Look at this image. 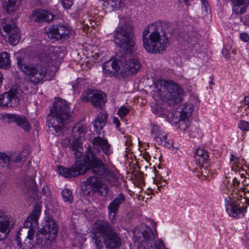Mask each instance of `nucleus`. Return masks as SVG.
I'll use <instances>...</instances> for the list:
<instances>
[{"label": "nucleus", "mask_w": 249, "mask_h": 249, "mask_svg": "<svg viewBox=\"0 0 249 249\" xmlns=\"http://www.w3.org/2000/svg\"><path fill=\"white\" fill-rule=\"evenodd\" d=\"M134 242L140 241L142 236L144 241L148 242L145 249H166L163 242L160 240H156L157 233L156 230L153 232L151 228L145 224H141L133 231Z\"/></svg>", "instance_id": "nucleus-8"}, {"label": "nucleus", "mask_w": 249, "mask_h": 249, "mask_svg": "<svg viewBox=\"0 0 249 249\" xmlns=\"http://www.w3.org/2000/svg\"><path fill=\"white\" fill-rule=\"evenodd\" d=\"M209 84H212V85H214V83L213 82V81L211 80L210 82H209Z\"/></svg>", "instance_id": "nucleus-57"}, {"label": "nucleus", "mask_w": 249, "mask_h": 249, "mask_svg": "<svg viewBox=\"0 0 249 249\" xmlns=\"http://www.w3.org/2000/svg\"><path fill=\"white\" fill-rule=\"evenodd\" d=\"M86 25H87L88 27H89V25H88V23H86Z\"/></svg>", "instance_id": "nucleus-61"}, {"label": "nucleus", "mask_w": 249, "mask_h": 249, "mask_svg": "<svg viewBox=\"0 0 249 249\" xmlns=\"http://www.w3.org/2000/svg\"><path fill=\"white\" fill-rule=\"evenodd\" d=\"M178 121L173 122L176 124H178V127L181 131H186L189 127L190 124L189 119H183L182 117H178Z\"/></svg>", "instance_id": "nucleus-34"}, {"label": "nucleus", "mask_w": 249, "mask_h": 249, "mask_svg": "<svg viewBox=\"0 0 249 249\" xmlns=\"http://www.w3.org/2000/svg\"><path fill=\"white\" fill-rule=\"evenodd\" d=\"M91 96V103L94 107H102L107 102L106 95L102 91H92Z\"/></svg>", "instance_id": "nucleus-25"}, {"label": "nucleus", "mask_w": 249, "mask_h": 249, "mask_svg": "<svg viewBox=\"0 0 249 249\" xmlns=\"http://www.w3.org/2000/svg\"><path fill=\"white\" fill-rule=\"evenodd\" d=\"M61 4L65 9H69L73 4V0H61Z\"/></svg>", "instance_id": "nucleus-46"}, {"label": "nucleus", "mask_w": 249, "mask_h": 249, "mask_svg": "<svg viewBox=\"0 0 249 249\" xmlns=\"http://www.w3.org/2000/svg\"><path fill=\"white\" fill-rule=\"evenodd\" d=\"M18 0H3L4 6L6 12L11 13L16 10Z\"/></svg>", "instance_id": "nucleus-33"}, {"label": "nucleus", "mask_w": 249, "mask_h": 249, "mask_svg": "<svg viewBox=\"0 0 249 249\" xmlns=\"http://www.w3.org/2000/svg\"><path fill=\"white\" fill-rule=\"evenodd\" d=\"M92 176L88 177L85 185L82 187L83 193L86 196H92L95 192H97L103 196H106L108 192L107 185L103 180L107 182L109 184L115 185L117 178L114 173H112V178L107 177L105 174L99 175L91 171Z\"/></svg>", "instance_id": "nucleus-6"}, {"label": "nucleus", "mask_w": 249, "mask_h": 249, "mask_svg": "<svg viewBox=\"0 0 249 249\" xmlns=\"http://www.w3.org/2000/svg\"><path fill=\"white\" fill-rule=\"evenodd\" d=\"M49 55H50V59H52V60H53V57H52V56L51 54H49Z\"/></svg>", "instance_id": "nucleus-58"}, {"label": "nucleus", "mask_w": 249, "mask_h": 249, "mask_svg": "<svg viewBox=\"0 0 249 249\" xmlns=\"http://www.w3.org/2000/svg\"><path fill=\"white\" fill-rule=\"evenodd\" d=\"M43 228L38 231L36 234V243L45 245L50 244L56 237L57 227L53 219H45Z\"/></svg>", "instance_id": "nucleus-10"}, {"label": "nucleus", "mask_w": 249, "mask_h": 249, "mask_svg": "<svg viewBox=\"0 0 249 249\" xmlns=\"http://www.w3.org/2000/svg\"><path fill=\"white\" fill-rule=\"evenodd\" d=\"M209 165V162H207V165L204 164V166H202V164L201 165H197L198 168L197 169L199 168L200 169V172L201 173L202 176L206 177L207 176H208V174H209V169H207V166Z\"/></svg>", "instance_id": "nucleus-40"}, {"label": "nucleus", "mask_w": 249, "mask_h": 249, "mask_svg": "<svg viewBox=\"0 0 249 249\" xmlns=\"http://www.w3.org/2000/svg\"><path fill=\"white\" fill-rule=\"evenodd\" d=\"M0 218H8L6 212L1 209H0Z\"/></svg>", "instance_id": "nucleus-51"}, {"label": "nucleus", "mask_w": 249, "mask_h": 249, "mask_svg": "<svg viewBox=\"0 0 249 249\" xmlns=\"http://www.w3.org/2000/svg\"><path fill=\"white\" fill-rule=\"evenodd\" d=\"M129 111L130 110L129 108L124 106H122L119 108L117 111V114L120 117L123 118L124 116L126 115Z\"/></svg>", "instance_id": "nucleus-41"}, {"label": "nucleus", "mask_w": 249, "mask_h": 249, "mask_svg": "<svg viewBox=\"0 0 249 249\" xmlns=\"http://www.w3.org/2000/svg\"><path fill=\"white\" fill-rule=\"evenodd\" d=\"M9 54L6 52H3L0 54V68L7 69L10 63Z\"/></svg>", "instance_id": "nucleus-32"}, {"label": "nucleus", "mask_w": 249, "mask_h": 249, "mask_svg": "<svg viewBox=\"0 0 249 249\" xmlns=\"http://www.w3.org/2000/svg\"><path fill=\"white\" fill-rule=\"evenodd\" d=\"M122 59L117 60V58L110 59L103 65L104 74L106 76L111 77L115 74L119 70H122Z\"/></svg>", "instance_id": "nucleus-16"}, {"label": "nucleus", "mask_w": 249, "mask_h": 249, "mask_svg": "<svg viewBox=\"0 0 249 249\" xmlns=\"http://www.w3.org/2000/svg\"><path fill=\"white\" fill-rule=\"evenodd\" d=\"M190 135L194 138L201 137L200 129L197 128H192L190 132Z\"/></svg>", "instance_id": "nucleus-44"}, {"label": "nucleus", "mask_w": 249, "mask_h": 249, "mask_svg": "<svg viewBox=\"0 0 249 249\" xmlns=\"http://www.w3.org/2000/svg\"><path fill=\"white\" fill-rule=\"evenodd\" d=\"M113 122L114 124H116V128H119V126H120V122H119V119L116 117H114L113 118Z\"/></svg>", "instance_id": "nucleus-50"}, {"label": "nucleus", "mask_w": 249, "mask_h": 249, "mask_svg": "<svg viewBox=\"0 0 249 249\" xmlns=\"http://www.w3.org/2000/svg\"><path fill=\"white\" fill-rule=\"evenodd\" d=\"M19 69L27 76L28 81L33 85L42 83L46 74V68L37 64H23L21 60L18 62Z\"/></svg>", "instance_id": "nucleus-9"}, {"label": "nucleus", "mask_w": 249, "mask_h": 249, "mask_svg": "<svg viewBox=\"0 0 249 249\" xmlns=\"http://www.w3.org/2000/svg\"><path fill=\"white\" fill-rule=\"evenodd\" d=\"M233 13L235 15H242L246 12L249 5V0H230Z\"/></svg>", "instance_id": "nucleus-23"}, {"label": "nucleus", "mask_w": 249, "mask_h": 249, "mask_svg": "<svg viewBox=\"0 0 249 249\" xmlns=\"http://www.w3.org/2000/svg\"><path fill=\"white\" fill-rule=\"evenodd\" d=\"M0 166L5 169H10L11 167L10 155L6 153L0 152Z\"/></svg>", "instance_id": "nucleus-31"}, {"label": "nucleus", "mask_w": 249, "mask_h": 249, "mask_svg": "<svg viewBox=\"0 0 249 249\" xmlns=\"http://www.w3.org/2000/svg\"><path fill=\"white\" fill-rule=\"evenodd\" d=\"M42 193L43 195L48 196L50 194V188L48 185H44L42 188Z\"/></svg>", "instance_id": "nucleus-47"}, {"label": "nucleus", "mask_w": 249, "mask_h": 249, "mask_svg": "<svg viewBox=\"0 0 249 249\" xmlns=\"http://www.w3.org/2000/svg\"><path fill=\"white\" fill-rule=\"evenodd\" d=\"M49 51L52 53V52H53V53H56L57 52V50H56L55 48H53V47H51L49 48Z\"/></svg>", "instance_id": "nucleus-54"}, {"label": "nucleus", "mask_w": 249, "mask_h": 249, "mask_svg": "<svg viewBox=\"0 0 249 249\" xmlns=\"http://www.w3.org/2000/svg\"><path fill=\"white\" fill-rule=\"evenodd\" d=\"M11 164L14 163H20L23 161V158L21 157L20 153H14L10 155Z\"/></svg>", "instance_id": "nucleus-38"}, {"label": "nucleus", "mask_w": 249, "mask_h": 249, "mask_svg": "<svg viewBox=\"0 0 249 249\" xmlns=\"http://www.w3.org/2000/svg\"><path fill=\"white\" fill-rule=\"evenodd\" d=\"M244 103L245 104L248 106V107H249V95L245 97Z\"/></svg>", "instance_id": "nucleus-52"}, {"label": "nucleus", "mask_w": 249, "mask_h": 249, "mask_svg": "<svg viewBox=\"0 0 249 249\" xmlns=\"http://www.w3.org/2000/svg\"><path fill=\"white\" fill-rule=\"evenodd\" d=\"M90 25L91 26H93V25L92 24V22H90Z\"/></svg>", "instance_id": "nucleus-59"}, {"label": "nucleus", "mask_w": 249, "mask_h": 249, "mask_svg": "<svg viewBox=\"0 0 249 249\" xmlns=\"http://www.w3.org/2000/svg\"><path fill=\"white\" fill-rule=\"evenodd\" d=\"M195 159L197 165H207L209 162V155L207 151L203 148H197L195 151Z\"/></svg>", "instance_id": "nucleus-26"}, {"label": "nucleus", "mask_w": 249, "mask_h": 249, "mask_svg": "<svg viewBox=\"0 0 249 249\" xmlns=\"http://www.w3.org/2000/svg\"><path fill=\"white\" fill-rule=\"evenodd\" d=\"M240 20L241 22H242L244 24H246V21L245 20H244L243 17H242V16H241L240 17Z\"/></svg>", "instance_id": "nucleus-55"}, {"label": "nucleus", "mask_w": 249, "mask_h": 249, "mask_svg": "<svg viewBox=\"0 0 249 249\" xmlns=\"http://www.w3.org/2000/svg\"><path fill=\"white\" fill-rule=\"evenodd\" d=\"M41 213V207L39 205H35L32 213L27 218H38Z\"/></svg>", "instance_id": "nucleus-39"}, {"label": "nucleus", "mask_w": 249, "mask_h": 249, "mask_svg": "<svg viewBox=\"0 0 249 249\" xmlns=\"http://www.w3.org/2000/svg\"><path fill=\"white\" fill-rule=\"evenodd\" d=\"M15 222L13 219H1L0 220V240L6 239Z\"/></svg>", "instance_id": "nucleus-22"}, {"label": "nucleus", "mask_w": 249, "mask_h": 249, "mask_svg": "<svg viewBox=\"0 0 249 249\" xmlns=\"http://www.w3.org/2000/svg\"><path fill=\"white\" fill-rule=\"evenodd\" d=\"M240 37L241 40L244 42H248L249 40V36L248 34L245 32L241 33L240 34Z\"/></svg>", "instance_id": "nucleus-48"}, {"label": "nucleus", "mask_w": 249, "mask_h": 249, "mask_svg": "<svg viewBox=\"0 0 249 249\" xmlns=\"http://www.w3.org/2000/svg\"><path fill=\"white\" fill-rule=\"evenodd\" d=\"M151 135L158 144L168 148L171 147L173 145L172 142L168 140L166 134L160 127L157 124H151Z\"/></svg>", "instance_id": "nucleus-14"}, {"label": "nucleus", "mask_w": 249, "mask_h": 249, "mask_svg": "<svg viewBox=\"0 0 249 249\" xmlns=\"http://www.w3.org/2000/svg\"><path fill=\"white\" fill-rule=\"evenodd\" d=\"M225 203L226 211L230 216L235 217L238 215L244 216L246 213V207L239 206L229 196L225 199Z\"/></svg>", "instance_id": "nucleus-17"}, {"label": "nucleus", "mask_w": 249, "mask_h": 249, "mask_svg": "<svg viewBox=\"0 0 249 249\" xmlns=\"http://www.w3.org/2000/svg\"><path fill=\"white\" fill-rule=\"evenodd\" d=\"M92 91H91L84 92L81 96V100L85 102H88L89 101L91 102V97L90 96H92Z\"/></svg>", "instance_id": "nucleus-43"}, {"label": "nucleus", "mask_w": 249, "mask_h": 249, "mask_svg": "<svg viewBox=\"0 0 249 249\" xmlns=\"http://www.w3.org/2000/svg\"><path fill=\"white\" fill-rule=\"evenodd\" d=\"M238 127L243 131L249 130V123L247 121L241 120L238 124Z\"/></svg>", "instance_id": "nucleus-42"}, {"label": "nucleus", "mask_w": 249, "mask_h": 249, "mask_svg": "<svg viewBox=\"0 0 249 249\" xmlns=\"http://www.w3.org/2000/svg\"><path fill=\"white\" fill-rule=\"evenodd\" d=\"M71 33V29L62 24H54L46 30L48 37L56 40L66 39L69 38Z\"/></svg>", "instance_id": "nucleus-13"}, {"label": "nucleus", "mask_w": 249, "mask_h": 249, "mask_svg": "<svg viewBox=\"0 0 249 249\" xmlns=\"http://www.w3.org/2000/svg\"><path fill=\"white\" fill-rule=\"evenodd\" d=\"M61 194L63 196V200L65 202H68L70 204L72 202L73 196H72V192L70 189H65L63 190Z\"/></svg>", "instance_id": "nucleus-36"}, {"label": "nucleus", "mask_w": 249, "mask_h": 249, "mask_svg": "<svg viewBox=\"0 0 249 249\" xmlns=\"http://www.w3.org/2000/svg\"><path fill=\"white\" fill-rule=\"evenodd\" d=\"M4 117L8 119L9 122L16 123L17 125L22 127L25 131H29L31 128V125L24 116H20L14 114H6Z\"/></svg>", "instance_id": "nucleus-20"}, {"label": "nucleus", "mask_w": 249, "mask_h": 249, "mask_svg": "<svg viewBox=\"0 0 249 249\" xmlns=\"http://www.w3.org/2000/svg\"><path fill=\"white\" fill-rule=\"evenodd\" d=\"M33 16L35 17V21L38 23L50 22L54 17V15L51 12L41 9L34 10Z\"/></svg>", "instance_id": "nucleus-24"}, {"label": "nucleus", "mask_w": 249, "mask_h": 249, "mask_svg": "<svg viewBox=\"0 0 249 249\" xmlns=\"http://www.w3.org/2000/svg\"><path fill=\"white\" fill-rule=\"evenodd\" d=\"M80 147V143L78 139L75 138L71 144L70 149L73 152V154L76 159L80 158L81 156V153L79 151Z\"/></svg>", "instance_id": "nucleus-35"}, {"label": "nucleus", "mask_w": 249, "mask_h": 249, "mask_svg": "<svg viewBox=\"0 0 249 249\" xmlns=\"http://www.w3.org/2000/svg\"><path fill=\"white\" fill-rule=\"evenodd\" d=\"M143 46L149 53H160L169 45L168 37L161 21L150 25L142 33Z\"/></svg>", "instance_id": "nucleus-2"}, {"label": "nucleus", "mask_w": 249, "mask_h": 249, "mask_svg": "<svg viewBox=\"0 0 249 249\" xmlns=\"http://www.w3.org/2000/svg\"><path fill=\"white\" fill-rule=\"evenodd\" d=\"M86 129V125L76 124L72 128L73 136L78 139L84 137Z\"/></svg>", "instance_id": "nucleus-30"}, {"label": "nucleus", "mask_w": 249, "mask_h": 249, "mask_svg": "<svg viewBox=\"0 0 249 249\" xmlns=\"http://www.w3.org/2000/svg\"><path fill=\"white\" fill-rule=\"evenodd\" d=\"M135 36L130 19L122 17L113 33L114 43L123 51L131 53L135 44Z\"/></svg>", "instance_id": "nucleus-5"}, {"label": "nucleus", "mask_w": 249, "mask_h": 249, "mask_svg": "<svg viewBox=\"0 0 249 249\" xmlns=\"http://www.w3.org/2000/svg\"><path fill=\"white\" fill-rule=\"evenodd\" d=\"M125 200V196L121 193L118 195L109 204L107 209L110 218H115L121 205Z\"/></svg>", "instance_id": "nucleus-21"}, {"label": "nucleus", "mask_w": 249, "mask_h": 249, "mask_svg": "<svg viewBox=\"0 0 249 249\" xmlns=\"http://www.w3.org/2000/svg\"><path fill=\"white\" fill-rule=\"evenodd\" d=\"M2 74L0 72V84L1 83V81H2Z\"/></svg>", "instance_id": "nucleus-56"}, {"label": "nucleus", "mask_w": 249, "mask_h": 249, "mask_svg": "<svg viewBox=\"0 0 249 249\" xmlns=\"http://www.w3.org/2000/svg\"><path fill=\"white\" fill-rule=\"evenodd\" d=\"M199 35L196 33H193L188 36V42L193 46L199 43Z\"/></svg>", "instance_id": "nucleus-37"}, {"label": "nucleus", "mask_w": 249, "mask_h": 249, "mask_svg": "<svg viewBox=\"0 0 249 249\" xmlns=\"http://www.w3.org/2000/svg\"><path fill=\"white\" fill-rule=\"evenodd\" d=\"M107 118L108 116L106 113L100 112L98 114L93 123L94 129L97 132H99L105 126L107 123Z\"/></svg>", "instance_id": "nucleus-28"}, {"label": "nucleus", "mask_w": 249, "mask_h": 249, "mask_svg": "<svg viewBox=\"0 0 249 249\" xmlns=\"http://www.w3.org/2000/svg\"><path fill=\"white\" fill-rule=\"evenodd\" d=\"M16 90H10L8 92L0 95V106L5 107H13L19 102Z\"/></svg>", "instance_id": "nucleus-18"}, {"label": "nucleus", "mask_w": 249, "mask_h": 249, "mask_svg": "<svg viewBox=\"0 0 249 249\" xmlns=\"http://www.w3.org/2000/svg\"><path fill=\"white\" fill-rule=\"evenodd\" d=\"M126 144H128V139L125 141Z\"/></svg>", "instance_id": "nucleus-60"}, {"label": "nucleus", "mask_w": 249, "mask_h": 249, "mask_svg": "<svg viewBox=\"0 0 249 249\" xmlns=\"http://www.w3.org/2000/svg\"><path fill=\"white\" fill-rule=\"evenodd\" d=\"M95 245L98 249L103 248V244L108 249H117L122 246V239L111 225L104 220L99 219L92 226Z\"/></svg>", "instance_id": "nucleus-3"}, {"label": "nucleus", "mask_w": 249, "mask_h": 249, "mask_svg": "<svg viewBox=\"0 0 249 249\" xmlns=\"http://www.w3.org/2000/svg\"><path fill=\"white\" fill-rule=\"evenodd\" d=\"M161 85L166 91L165 96L170 104H177L181 101L183 90L176 83L171 80H163L161 82Z\"/></svg>", "instance_id": "nucleus-12"}, {"label": "nucleus", "mask_w": 249, "mask_h": 249, "mask_svg": "<svg viewBox=\"0 0 249 249\" xmlns=\"http://www.w3.org/2000/svg\"><path fill=\"white\" fill-rule=\"evenodd\" d=\"M210 78H213V76H210Z\"/></svg>", "instance_id": "nucleus-64"}, {"label": "nucleus", "mask_w": 249, "mask_h": 249, "mask_svg": "<svg viewBox=\"0 0 249 249\" xmlns=\"http://www.w3.org/2000/svg\"><path fill=\"white\" fill-rule=\"evenodd\" d=\"M24 226L29 229L27 234H23L22 231L18 232L12 241L13 246H15L14 249H31L34 246V232L38 229V219H26Z\"/></svg>", "instance_id": "nucleus-7"}, {"label": "nucleus", "mask_w": 249, "mask_h": 249, "mask_svg": "<svg viewBox=\"0 0 249 249\" xmlns=\"http://www.w3.org/2000/svg\"><path fill=\"white\" fill-rule=\"evenodd\" d=\"M121 0H105L103 5L110 11L117 10L122 6Z\"/></svg>", "instance_id": "nucleus-29"}, {"label": "nucleus", "mask_w": 249, "mask_h": 249, "mask_svg": "<svg viewBox=\"0 0 249 249\" xmlns=\"http://www.w3.org/2000/svg\"><path fill=\"white\" fill-rule=\"evenodd\" d=\"M48 115L47 123L48 127L53 128L56 132L62 131L65 124L71 121V110L69 103L62 99H59L53 103Z\"/></svg>", "instance_id": "nucleus-4"}, {"label": "nucleus", "mask_w": 249, "mask_h": 249, "mask_svg": "<svg viewBox=\"0 0 249 249\" xmlns=\"http://www.w3.org/2000/svg\"><path fill=\"white\" fill-rule=\"evenodd\" d=\"M193 110V104H185L183 107L179 109V110H174L172 113V121L173 122L178 121V117H182L183 119H189L192 114Z\"/></svg>", "instance_id": "nucleus-19"}, {"label": "nucleus", "mask_w": 249, "mask_h": 249, "mask_svg": "<svg viewBox=\"0 0 249 249\" xmlns=\"http://www.w3.org/2000/svg\"><path fill=\"white\" fill-rule=\"evenodd\" d=\"M239 158L238 157H235L233 154H231L230 161H233L234 163L238 164Z\"/></svg>", "instance_id": "nucleus-49"}, {"label": "nucleus", "mask_w": 249, "mask_h": 249, "mask_svg": "<svg viewBox=\"0 0 249 249\" xmlns=\"http://www.w3.org/2000/svg\"><path fill=\"white\" fill-rule=\"evenodd\" d=\"M25 188L23 191L25 193H28L29 196L32 197L31 195H34L37 190L36 185L35 182V178L30 177H27L24 180Z\"/></svg>", "instance_id": "nucleus-27"}, {"label": "nucleus", "mask_w": 249, "mask_h": 249, "mask_svg": "<svg viewBox=\"0 0 249 249\" xmlns=\"http://www.w3.org/2000/svg\"><path fill=\"white\" fill-rule=\"evenodd\" d=\"M121 73L124 75H128L137 72L141 68V64L136 59L129 60L122 58Z\"/></svg>", "instance_id": "nucleus-15"}, {"label": "nucleus", "mask_w": 249, "mask_h": 249, "mask_svg": "<svg viewBox=\"0 0 249 249\" xmlns=\"http://www.w3.org/2000/svg\"><path fill=\"white\" fill-rule=\"evenodd\" d=\"M201 2L202 4V9H203V12L204 14L210 15V7L208 1L206 0H201Z\"/></svg>", "instance_id": "nucleus-45"}, {"label": "nucleus", "mask_w": 249, "mask_h": 249, "mask_svg": "<svg viewBox=\"0 0 249 249\" xmlns=\"http://www.w3.org/2000/svg\"><path fill=\"white\" fill-rule=\"evenodd\" d=\"M0 33H1V34H3V33H2V32H1V30H0Z\"/></svg>", "instance_id": "nucleus-63"}, {"label": "nucleus", "mask_w": 249, "mask_h": 249, "mask_svg": "<svg viewBox=\"0 0 249 249\" xmlns=\"http://www.w3.org/2000/svg\"><path fill=\"white\" fill-rule=\"evenodd\" d=\"M145 158H147V157L148 156V155H147V156H146V155H145Z\"/></svg>", "instance_id": "nucleus-62"}, {"label": "nucleus", "mask_w": 249, "mask_h": 249, "mask_svg": "<svg viewBox=\"0 0 249 249\" xmlns=\"http://www.w3.org/2000/svg\"><path fill=\"white\" fill-rule=\"evenodd\" d=\"M93 150L88 149L83 156L85 163L77 160L75 164L70 168L60 166L58 169V173L65 178L75 177L84 174L87 170L93 171L97 174L103 175L112 178L114 172L109 169L104 162H108V156L113 153L110 144L108 141L99 136L95 137L92 140Z\"/></svg>", "instance_id": "nucleus-1"}, {"label": "nucleus", "mask_w": 249, "mask_h": 249, "mask_svg": "<svg viewBox=\"0 0 249 249\" xmlns=\"http://www.w3.org/2000/svg\"><path fill=\"white\" fill-rule=\"evenodd\" d=\"M149 222L153 228H156V223L152 220V219H149Z\"/></svg>", "instance_id": "nucleus-53"}, {"label": "nucleus", "mask_w": 249, "mask_h": 249, "mask_svg": "<svg viewBox=\"0 0 249 249\" xmlns=\"http://www.w3.org/2000/svg\"><path fill=\"white\" fill-rule=\"evenodd\" d=\"M3 29L5 37L11 45H15L20 39L18 29L15 24L9 18H3L0 21V30Z\"/></svg>", "instance_id": "nucleus-11"}]
</instances>
